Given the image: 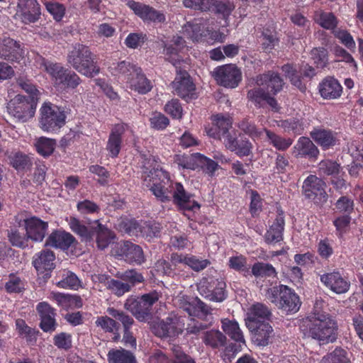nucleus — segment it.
I'll return each mask as SVG.
<instances>
[{"label": "nucleus", "mask_w": 363, "mask_h": 363, "mask_svg": "<svg viewBox=\"0 0 363 363\" xmlns=\"http://www.w3.org/2000/svg\"><path fill=\"white\" fill-rule=\"evenodd\" d=\"M18 6L26 23L36 21L40 15V9L36 0H19Z\"/></svg>", "instance_id": "a878e982"}, {"label": "nucleus", "mask_w": 363, "mask_h": 363, "mask_svg": "<svg viewBox=\"0 0 363 363\" xmlns=\"http://www.w3.org/2000/svg\"><path fill=\"white\" fill-rule=\"evenodd\" d=\"M67 62L77 72L86 77H94L100 72V68L90 49L80 43L75 44L69 50Z\"/></svg>", "instance_id": "20e7f679"}, {"label": "nucleus", "mask_w": 363, "mask_h": 363, "mask_svg": "<svg viewBox=\"0 0 363 363\" xmlns=\"http://www.w3.org/2000/svg\"><path fill=\"white\" fill-rule=\"evenodd\" d=\"M253 334L254 341L259 346L268 345L273 329L268 323L256 325L254 329H249Z\"/></svg>", "instance_id": "ea45409f"}, {"label": "nucleus", "mask_w": 363, "mask_h": 363, "mask_svg": "<svg viewBox=\"0 0 363 363\" xmlns=\"http://www.w3.org/2000/svg\"><path fill=\"white\" fill-rule=\"evenodd\" d=\"M126 5L144 22L164 23L166 20L162 12L141 2L128 0Z\"/></svg>", "instance_id": "dca6fc26"}, {"label": "nucleus", "mask_w": 363, "mask_h": 363, "mask_svg": "<svg viewBox=\"0 0 363 363\" xmlns=\"http://www.w3.org/2000/svg\"><path fill=\"white\" fill-rule=\"evenodd\" d=\"M238 127L242 131L251 137L254 140L261 138L263 135V131L264 132V129H257L255 124L246 120L241 121L239 123Z\"/></svg>", "instance_id": "e2e57ef3"}, {"label": "nucleus", "mask_w": 363, "mask_h": 363, "mask_svg": "<svg viewBox=\"0 0 363 363\" xmlns=\"http://www.w3.org/2000/svg\"><path fill=\"white\" fill-rule=\"evenodd\" d=\"M62 279L57 282V286L62 289L77 290L82 286L81 281L75 274L70 271L60 272Z\"/></svg>", "instance_id": "09e8293b"}, {"label": "nucleus", "mask_w": 363, "mask_h": 363, "mask_svg": "<svg viewBox=\"0 0 363 363\" xmlns=\"http://www.w3.org/2000/svg\"><path fill=\"white\" fill-rule=\"evenodd\" d=\"M81 83L80 77L74 72L66 70L65 72L62 79V84L60 86H57V87H67L74 89Z\"/></svg>", "instance_id": "774afa93"}, {"label": "nucleus", "mask_w": 363, "mask_h": 363, "mask_svg": "<svg viewBox=\"0 0 363 363\" xmlns=\"http://www.w3.org/2000/svg\"><path fill=\"white\" fill-rule=\"evenodd\" d=\"M126 128L127 125L125 124H117L112 129L106 145V150L111 157H116L119 154L121 146V137Z\"/></svg>", "instance_id": "c85d7f7f"}, {"label": "nucleus", "mask_w": 363, "mask_h": 363, "mask_svg": "<svg viewBox=\"0 0 363 363\" xmlns=\"http://www.w3.org/2000/svg\"><path fill=\"white\" fill-rule=\"evenodd\" d=\"M255 82L258 87L248 91L249 99L259 106L266 102L272 109L277 111L278 105L272 96L276 95L283 87L284 83L280 76L274 72H268L257 76Z\"/></svg>", "instance_id": "7ed1b4c3"}, {"label": "nucleus", "mask_w": 363, "mask_h": 363, "mask_svg": "<svg viewBox=\"0 0 363 363\" xmlns=\"http://www.w3.org/2000/svg\"><path fill=\"white\" fill-rule=\"evenodd\" d=\"M36 310L40 318V328L45 333H52L55 330L57 323L55 320V310L45 302H40Z\"/></svg>", "instance_id": "412c9836"}, {"label": "nucleus", "mask_w": 363, "mask_h": 363, "mask_svg": "<svg viewBox=\"0 0 363 363\" xmlns=\"http://www.w3.org/2000/svg\"><path fill=\"white\" fill-rule=\"evenodd\" d=\"M320 363H350V359L347 357V352L337 347L325 355Z\"/></svg>", "instance_id": "6e6d98bb"}, {"label": "nucleus", "mask_w": 363, "mask_h": 363, "mask_svg": "<svg viewBox=\"0 0 363 363\" xmlns=\"http://www.w3.org/2000/svg\"><path fill=\"white\" fill-rule=\"evenodd\" d=\"M311 135L318 145L325 149L335 145L337 142L335 134L330 130H315L311 132Z\"/></svg>", "instance_id": "a19ab883"}, {"label": "nucleus", "mask_w": 363, "mask_h": 363, "mask_svg": "<svg viewBox=\"0 0 363 363\" xmlns=\"http://www.w3.org/2000/svg\"><path fill=\"white\" fill-rule=\"evenodd\" d=\"M213 23V21L209 18L195 19L183 27V33L194 42L223 43L225 35L219 30H213L211 28Z\"/></svg>", "instance_id": "39448f33"}, {"label": "nucleus", "mask_w": 363, "mask_h": 363, "mask_svg": "<svg viewBox=\"0 0 363 363\" xmlns=\"http://www.w3.org/2000/svg\"><path fill=\"white\" fill-rule=\"evenodd\" d=\"M113 253L130 263L141 264L145 262L141 247L128 241L115 245Z\"/></svg>", "instance_id": "f3484780"}, {"label": "nucleus", "mask_w": 363, "mask_h": 363, "mask_svg": "<svg viewBox=\"0 0 363 363\" xmlns=\"http://www.w3.org/2000/svg\"><path fill=\"white\" fill-rule=\"evenodd\" d=\"M16 330L22 338L30 345L36 342L38 332L35 329L29 327L23 319H17L16 320Z\"/></svg>", "instance_id": "a18cd8bd"}, {"label": "nucleus", "mask_w": 363, "mask_h": 363, "mask_svg": "<svg viewBox=\"0 0 363 363\" xmlns=\"http://www.w3.org/2000/svg\"><path fill=\"white\" fill-rule=\"evenodd\" d=\"M10 164L16 170H23L31 165L30 157L25 154L16 152L9 156Z\"/></svg>", "instance_id": "4d7b16f0"}, {"label": "nucleus", "mask_w": 363, "mask_h": 363, "mask_svg": "<svg viewBox=\"0 0 363 363\" xmlns=\"http://www.w3.org/2000/svg\"><path fill=\"white\" fill-rule=\"evenodd\" d=\"M267 297L286 313H296L301 306L298 296L286 286L281 285L269 289Z\"/></svg>", "instance_id": "423d86ee"}, {"label": "nucleus", "mask_w": 363, "mask_h": 363, "mask_svg": "<svg viewBox=\"0 0 363 363\" xmlns=\"http://www.w3.org/2000/svg\"><path fill=\"white\" fill-rule=\"evenodd\" d=\"M93 235H96V243L99 249L104 250L108 246L114 238L112 232L96 220L91 225Z\"/></svg>", "instance_id": "58836bf2"}, {"label": "nucleus", "mask_w": 363, "mask_h": 363, "mask_svg": "<svg viewBox=\"0 0 363 363\" xmlns=\"http://www.w3.org/2000/svg\"><path fill=\"white\" fill-rule=\"evenodd\" d=\"M270 311L269 308L262 303H257L253 304L248 309L245 319L246 325L248 329H254L256 325L262 323H267Z\"/></svg>", "instance_id": "4be33fe9"}, {"label": "nucleus", "mask_w": 363, "mask_h": 363, "mask_svg": "<svg viewBox=\"0 0 363 363\" xmlns=\"http://www.w3.org/2000/svg\"><path fill=\"white\" fill-rule=\"evenodd\" d=\"M24 53L19 42L9 37L0 38V58L10 62H19L23 58Z\"/></svg>", "instance_id": "6ab92c4d"}, {"label": "nucleus", "mask_w": 363, "mask_h": 363, "mask_svg": "<svg viewBox=\"0 0 363 363\" xmlns=\"http://www.w3.org/2000/svg\"><path fill=\"white\" fill-rule=\"evenodd\" d=\"M311 58L317 67H324L328 63V51L323 48H315L311 51Z\"/></svg>", "instance_id": "0e129e2a"}, {"label": "nucleus", "mask_w": 363, "mask_h": 363, "mask_svg": "<svg viewBox=\"0 0 363 363\" xmlns=\"http://www.w3.org/2000/svg\"><path fill=\"white\" fill-rule=\"evenodd\" d=\"M70 229L76 234L80 236L82 241L90 242L93 238V230L91 227L88 228L82 224L79 220L74 217L67 218Z\"/></svg>", "instance_id": "37998d69"}, {"label": "nucleus", "mask_w": 363, "mask_h": 363, "mask_svg": "<svg viewBox=\"0 0 363 363\" xmlns=\"http://www.w3.org/2000/svg\"><path fill=\"white\" fill-rule=\"evenodd\" d=\"M223 143L227 149L234 152L239 157L248 156L252 152V145L246 138L238 140L227 135Z\"/></svg>", "instance_id": "7c9ffc66"}, {"label": "nucleus", "mask_w": 363, "mask_h": 363, "mask_svg": "<svg viewBox=\"0 0 363 363\" xmlns=\"http://www.w3.org/2000/svg\"><path fill=\"white\" fill-rule=\"evenodd\" d=\"M296 157L316 158L319 151L313 142L306 137H301L293 147Z\"/></svg>", "instance_id": "bb28decb"}, {"label": "nucleus", "mask_w": 363, "mask_h": 363, "mask_svg": "<svg viewBox=\"0 0 363 363\" xmlns=\"http://www.w3.org/2000/svg\"><path fill=\"white\" fill-rule=\"evenodd\" d=\"M50 298L55 301L58 306L66 310L79 308L83 305L82 298L76 295L52 292Z\"/></svg>", "instance_id": "72a5a7b5"}, {"label": "nucleus", "mask_w": 363, "mask_h": 363, "mask_svg": "<svg viewBox=\"0 0 363 363\" xmlns=\"http://www.w3.org/2000/svg\"><path fill=\"white\" fill-rule=\"evenodd\" d=\"M174 304L186 311L189 315L199 316L208 313V307L199 298L179 294L173 299Z\"/></svg>", "instance_id": "a211bd4d"}, {"label": "nucleus", "mask_w": 363, "mask_h": 363, "mask_svg": "<svg viewBox=\"0 0 363 363\" xmlns=\"http://www.w3.org/2000/svg\"><path fill=\"white\" fill-rule=\"evenodd\" d=\"M75 238L69 233L57 230L52 232L45 241V245L62 250L68 249Z\"/></svg>", "instance_id": "393cba45"}, {"label": "nucleus", "mask_w": 363, "mask_h": 363, "mask_svg": "<svg viewBox=\"0 0 363 363\" xmlns=\"http://www.w3.org/2000/svg\"><path fill=\"white\" fill-rule=\"evenodd\" d=\"M54 345L60 350H68L72 346V335L67 333H60L53 337Z\"/></svg>", "instance_id": "69168bd1"}, {"label": "nucleus", "mask_w": 363, "mask_h": 363, "mask_svg": "<svg viewBox=\"0 0 363 363\" xmlns=\"http://www.w3.org/2000/svg\"><path fill=\"white\" fill-rule=\"evenodd\" d=\"M144 184L149 187L155 197L162 202L170 201L184 211H195L200 205L191 199V194L186 192L181 183H173L169 174L162 169L154 168L143 174Z\"/></svg>", "instance_id": "f257e3e1"}, {"label": "nucleus", "mask_w": 363, "mask_h": 363, "mask_svg": "<svg viewBox=\"0 0 363 363\" xmlns=\"http://www.w3.org/2000/svg\"><path fill=\"white\" fill-rule=\"evenodd\" d=\"M337 328L336 322L326 313H314L303 319L300 325L305 337H311L323 344L336 340Z\"/></svg>", "instance_id": "f03ea898"}, {"label": "nucleus", "mask_w": 363, "mask_h": 363, "mask_svg": "<svg viewBox=\"0 0 363 363\" xmlns=\"http://www.w3.org/2000/svg\"><path fill=\"white\" fill-rule=\"evenodd\" d=\"M342 88L339 82L333 77L324 79L319 84V92L325 99H334L340 96Z\"/></svg>", "instance_id": "2f4dec72"}, {"label": "nucleus", "mask_w": 363, "mask_h": 363, "mask_svg": "<svg viewBox=\"0 0 363 363\" xmlns=\"http://www.w3.org/2000/svg\"><path fill=\"white\" fill-rule=\"evenodd\" d=\"M213 77L216 82L228 88L236 87L241 81L240 70L233 65H225L216 67L213 71Z\"/></svg>", "instance_id": "ddd939ff"}, {"label": "nucleus", "mask_w": 363, "mask_h": 363, "mask_svg": "<svg viewBox=\"0 0 363 363\" xmlns=\"http://www.w3.org/2000/svg\"><path fill=\"white\" fill-rule=\"evenodd\" d=\"M251 274L256 277L274 276L275 269L272 264L257 262L252 266L250 271Z\"/></svg>", "instance_id": "052dcab7"}, {"label": "nucleus", "mask_w": 363, "mask_h": 363, "mask_svg": "<svg viewBox=\"0 0 363 363\" xmlns=\"http://www.w3.org/2000/svg\"><path fill=\"white\" fill-rule=\"evenodd\" d=\"M36 62L40 69L50 76L55 86L62 84V79L67 69L59 63L48 61L40 56L37 58Z\"/></svg>", "instance_id": "b1692460"}, {"label": "nucleus", "mask_w": 363, "mask_h": 363, "mask_svg": "<svg viewBox=\"0 0 363 363\" xmlns=\"http://www.w3.org/2000/svg\"><path fill=\"white\" fill-rule=\"evenodd\" d=\"M138 68L130 62L122 61L113 64L110 67V71L118 80L128 84L135 72H138Z\"/></svg>", "instance_id": "cd10ccee"}, {"label": "nucleus", "mask_w": 363, "mask_h": 363, "mask_svg": "<svg viewBox=\"0 0 363 363\" xmlns=\"http://www.w3.org/2000/svg\"><path fill=\"white\" fill-rule=\"evenodd\" d=\"M14 220L16 225L24 228L27 239L37 242L43 240L48 228L47 222L36 216H28L23 213H18Z\"/></svg>", "instance_id": "9d476101"}, {"label": "nucleus", "mask_w": 363, "mask_h": 363, "mask_svg": "<svg viewBox=\"0 0 363 363\" xmlns=\"http://www.w3.org/2000/svg\"><path fill=\"white\" fill-rule=\"evenodd\" d=\"M214 4V0H183L184 7L201 11H210Z\"/></svg>", "instance_id": "bf43d9fd"}, {"label": "nucleus", "mask_w": 363, "mask_h": 363, "mask_svg": "<svg viewBox=\"0 0 363 363\" xmlns=\"http://www.w3.org/2000/svg\"><path fill=\"white\" fill-rule=\"evenodd\" d=\"M228 266L230 269L242 273L245 277L250 275V266L247 259L242 255L233 256L229 258Z\"/></svg>", "instance_id": "3c124183"}, {"label": "nucleus", "mask_w": 363, "mask_h": 363, "mask_svg": "<svg viewBox=\"0 0 363 363\" xmlns=\"http://www.w3.org/2000/svg\"><path fill=\"white\" fill-rule=\"evenodd\" d=\"M225 283L223 281H217L216 286L213 289H208L206 286V281H201L198 286L201 295L216 302H221L225 298Z\"/></svg>", "instance_id": "c9c22d12"}, {"label": "nucleus", "mask_w": 363, "mask_h": 363, "mask_svg": "<svg viewBox=\"0 0 363 363\" xmlns=\"http://www.w3.org/2000/svg\"><path fill=\"white\" fill-rule=\"evenodd\" d=\"M216 13L220 14L225 20V26L229 24L228 18L235 9V5L230 1H217L214 0L213 7Z\"/></svg>", "instance_id": "13d9d810"}, {"label": "nucleus", "mask_w": 363, "mask_h": 363, "mask_svg": "<svg viewBox=\"0 0 363 363\" xmlns=\"http://www.w3.org/2000/svg\"><path fill=\"white\" fill-rule=\"evenodd\" d=\"M203 340L206 345L215 348L224 345L226 337L220 331L212 330L204 333Z\"/></svg>", "instance_id": "603ef678"}, {"label": "nucleus", "mask_w": 363, "mask_h": 363, "mask_svg": "<svg viewBox=\"0 0 363 363\" xmlns=\"http://www.w3.org/2000/svg\"><path fill=\"white\" fill-rule=\"evenodd\" d=\"M221 323V328L226 335L238 342L240 347L245 345V340L238 322L225 318L222 320Z\"/></svg>", "instance_id": "4c0bfd02"}, {"label": "nucleus", "mask_w": 363, "mask_h": 363, "mask_svg": "<svg viewBox=\"0 0 363 363\" xmlns=\"http://www.w3.org/2000/svg\"><path fill=\"white\" fill-rule=\"evenodd\" d=\"M283 72L286 77H288L291 82L300 90L303 91L305 86L302 84L301 77L297 73L296 69L294 68L289 64L285 65L281 67Z\"/></svg>", "instance_id": "680f3d73"}, {"label": "nucleus", "mask_w": 363, "mask_h": 363, "mask_svg": "<svg viewBox=\"0 0 363 363\" xmlns=\"http://www.w3.org/2000/svg\"><path fill=\"white\" fill-rule=\"evenodd\" d=\"M107 313L111 317L120 320L124 327V334L123 341L126 346L132 347H136V340L129 331V328L133 325V320L130 316L125 315L123 311L110 307L107 308Z\"/></svg>", "instance_id": "5701e85b"}, {"label": "nucleus", "mask_w": 363, "mask_h": 363, "mask_svg": "<svg viewBox=\"0 0 363 363\" xmlns=\"http://www.w3.org/2000/svg\"><path fill=\"white\" fill-rule=\"evenodd\" d=\"M315 21L325 29H333L337 25V19L332 13L317 11L314 15Z\"/></svg>", "instance_id": "8fccbe9b"}, {"label": "nucleus", "mask_w": 363, "mask_h": 363, "mask_svg": "<svg viewBox=\"0 0 363 363\" xmlns=\"http://www.w3.org/2000/svg\"><path fill=\"white\" fill-rule=\"evenodd\" d=\"M118 279H112L108 282V289L117 296H122L129 292L138 283L143 281V277L135 270H128L118 274Z\"/></svg>", "instance_id": "9b49d317"}, {"label": "nucleus", "mask_w": 363, "mask_h": 363, "mask_svg": "<svg viewBox=\"0 0 363 363\" xmlns=\"http://www.w3.org/2000/svg\"><path fill=\"white\" fill-rule=\"evenodd\" d=\"M127 84L130 89L140 94L148 93L152 88V82L145 77L140 67L138 72H135Z\"/></svg>", "instance_id": "e433bc0d"}, {"label": "nucleus", "mask_w": 363, "mask_h": 363, "mask_svg": "<svg viewBox=\"0 0 363 363\" xmlns=\"http://www.w3.org/2000/svg\"><path fill=\"white\" fill-rule=\"evenodd\" d=\"M160 295L154 291L140 297L129 296L124 304L125 308L130 311L139 320H146L151 314V308L160 298Z\"/></svg>", "instance_id": "1a4fd4ad"}, {"label": "nucleus", "mask_w": 363, "mask_h": 363, "mask_svg": "<svg viewBox=\"0 0 363 363\" xmlns=\"http://www.w3.org/2000/svg\"><path fill=\"white\" fill-rule=\"evenodd\" d=\"M107 358L108 363H138L132 352L122 348L111 350Z\"/></svg>", "instance_id": "79ce46f5"}, {"label": "nucleus", "mask_w": 363, "mask_h": 363, "mask_svg": "<svg viewBox=\"0 0 363 363\" xmlns=\"http://www.w3.org/2000/svg\"><path fill=\"white\" fill-rule=\"evenodd\" d=\"M201 155L200 153H194L190 155H177L174 162L179 168L194 170L199 168Z\"/></svg>", "instance_id": "c03bdc74"}, {"label": "nucleus", "mask_w": 363, "mask_h": 363, "mask_svg": "<svg viewBox=\"0 0 363 363\" xmlns=\"http://www.w3.org/2000/svg\"><path fill=\"white\" fill-rule=\"evenodd\" d=\"M264 130L268 141L279 150H285L293 143V140L291 138H282L267 129H264Z\"/></svg>", "instance_id": "5fc2aeb1"}, {"label": "nucleus", "mask_w": 363, "mask_h": 363, "mask_svg": "<svg viewBox=\"0 0 363 363\" xmlns=\"http://www.w3.org/2000/svg\"><path fill=\"white\" fill-rule=\"evenodd\" d=\"M185 42L183 38L180 36L174 37L171 43L168 44L165 47V55L167 59L172 65L177 67L180 62L182 60L179 53L185 48Z\"/></svg>", "instance_id": "473e14b6"}, {"label": "nucleus", "mask_w": 363, "mask_h": 363, "mask_svg": "<svg viewBox=\"0 0 363 363\" xmlns=\"http://www.w3.org/2000/svg\"><path fill=\"white\" fill-rule=\"evenodd\" d=\"M34 146L39 155L48 157L54 152L56 147V141L46 137H40L35 140Z\"/></svg>", "instance_id": "49530a36"}, {"label": "nucleus", "mask_w": 363, "mask_h": 363, "mask_svg": "<svg viewBox=\"0 0 363 363\" xmlns=\"http://www.w3.org/2000/svg\"><path fill=\"white\" fill-rule=\"evenodd\" d=\"M325 183L315 175L311 174L304 180L302 186L303 194L306 198L315 203L326 201Z\"/></svg>", "instance_id": "f8f14e48"}, {"label": "nucleus", "mask_w": 363, "mask_h": 363, "mask_svg": "<svg viewBox=\"0 0 363 363\" xmlns=\"http://www.w3.org/2000/svg\"><path fill=\"white\" fill-rule=\"evenodd\" d=\"M95 323L97 327L101 328L104 331L113 333V339L114 341H118L120 339L119 325L113 319L106 315L100 316L97 318Z\"/></svg>", "instance_id": "de8ad7c7"}, {"label": "nucleus", "mask_w": 363, "mask_h": 363, "mask_svg": "<svg viewBox=\"0 0 363 363\" xmlns=\"http://www.w3.org/2000/svg\"><path fill=\"white\" fill-rule=\"evenodd\" d=\"M200 158L199 168L209 177H213L215 172L219 168L218 163L203 155H201Z\"/></svg>", "instance_id": "338daca9"}, {"label": "nucleus", "mask_w": 363, "mask_h": 363, "mask_svg": "<svg viewBox=\"0 0 363 363\" xmlns=\"http://www.w3.org/2000/svg\"><path fill=\"white\" fill-rule=\"evenodd\" d=\"M318 172L320 174L332 176L333 177L340 176L342 172L340 164L330 160H322L318 164Z\"/></svg>", "instance_id": "864d4df0"}, {"label": "nucleus", "mask_w": 363, "mask_h": 363, "mask_svg": "<svg viewBox=\"0 0 363 363\" xmlns=\"http://www.w3.org/2000/svg\"><path fill=\"white\" fill-rule=\"evenodd\" d=\"M54 259L55 255L52 251L43 250L34 255L33 264L38 272L43 273L54 268Z\"/></svg>", "instance_id": "f704fd0d"}, {"label": "nucleus", "mask_w": 363, "mask_h": 363, "mask_svg": "<svg viewBox=\"0 0 363 363\" xmlns=\"http://www.w3.org/2000/svg\"><path fill=\"white\" fill-rule=\"evenodd\" d=\"M320 279L327 289L336 294H345L350 287L347 278L336 270L324 273L320 275Z\"/></svg>", "instance_id": "2eb2a0df"}, {"label": "nucleus", "mask_w": 363, "mask_h": 363, "mask_svg": "<svg viewBox=\"0 0 363 363\" xmlns=\"http://www.w3.org/2000/svg\"><path fill=\"white\" fill-rule=\"evenodd\" d=\"M284 229V218L282 211L278 213L274 221L269 225L264 235V240L268 244H276L283 240Z\"/></svg>", "instance_id": "c756f323"}, {"label": "nucleus", "mask_w": 363, "mask_h": 363, "mask_svg": "<svg viewBox=\"0 0 363 363\" xmlns=\"http://www.w3.org/2000/svg\"><path fill=\"white\" fill-rule=\"evenodd\" d=\"M39 125L48 133L57 132L66 122V114L60 107L50 102H44L40 108Z\"/></svg>", "instance_id": "0eeeda50"}, {"label": "nucleus", "mask_w": 363, "mask_h": 363, "mask_svg": "<svg viewBox=\"0 0 363 363\" xmlns=\"http://www.w3.org/2000/svg\"><path fill=\"white\" fill-rule=\"evenodd\" d=\"M36 97L26 98L18 94L7 104L8 113L16 121L25 123L33 118L37 107Z\"/></svg>", "instance_id": "6e6552de"}, {"label": "nucleus", "mask_w": 363, "mask_h": 363, "mask_svg": "<svg viewBox=\"0 0 363 363\" xmlns=\"http://www.w3.org/2000/svg\"><path fill=\"white\" fill-rule=\"evenodd\" d=\"M184 328V320L172 315L165 320H160L152 326L153 333L159 337L175 336L182 333Z\"/></svg>", "instance_id": "4468645a"}, {"label": "nucleus", "mask_w": 363, "mask_h": 363, "mask_svg": "<svg viewBox=\"0 0 363 363\" xmlns=\"http://www.w3.org/2000/svg\"><path fill=\"white\" fill-rule=\"evenodd\" d=\"M172 86L174 93L182 98L189 99L194 96L195 86L186 71H177Z\"/></svg>", "instance_id": "aec40b11"}]
</instances>
